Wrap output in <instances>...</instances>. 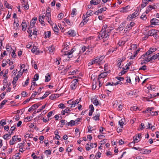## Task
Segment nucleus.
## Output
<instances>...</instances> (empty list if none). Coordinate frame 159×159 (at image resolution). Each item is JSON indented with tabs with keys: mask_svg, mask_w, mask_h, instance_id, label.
<instances>
[{
	"mask_svg": "<svg viewBox=\"0 0 159 159\" xmlns=\"http://www.w3.org/2000/svg\"><path fill=\"white\" fill-rule=\"evenodd\" d=\"M111 30H108L107 31L101 30L98 36V37L100 39H107L110 35V33Z\"/></svg>",
	"mask_w": 159,
	"mask_h": 159,
	"instance_id": "1",
	"label": "nucleus"
},
{
	"mask_svg": "<svg viewBox=\"0 0 159 159\" xmlns=\"http://www.w3.org/2000/svg\"><path fill=\"white\" fill-rule=\"evenodd\" d=\"M78 79H74L73 80L70 85V89L72 90H74L76 88L78 85Z\"/></svg>",
	"mask_w": 159,
	"mask_h": 159,
	"instance_id": "2",
	"label": "nucleus"
},
{
	"mask_svg": "<svg viewBox=\"0 0 159 159\" xmlns=\"http://www.w3.org/2000/svg\"><path fill=\"white\" fill-rule=\"evenodd\" d=\"M104 58V56L103 55L101 56L97 57L93 59L95 64L98 63L99 64L100 62Z\"/></svg>",
	"mask_w": 159,
	"mask_h": 159,
	"instance_id": "3",
	"label": "nucleus"
},
{
	"mask_svg": "<svg viewBox=\"0 0 159 159\" xmlns=\"http://www.w3.org/2000/svg\"><path fill=\"white\" fill-rule=\"evenodd\" d=\"M139 13L138 11H136L132 14H130L127 17V19L130 20L131 19L135 18L136 17L138 16Z\"/></svg>",
	"mask_w": 159,
	"mask_h": 159,
	"instance_id": "4",
	"label": "nucleus"
},
{
	"mask_svg": "<svg viewBox=\"0 0 159 159\" xmlns=\"http://www.w3.org/2000/svg\"><path fill=\"white\" fill-rule=\"evenodd\" d=\"M125 60V57H122L118 59V61H117V66L118 67L119 69L121 68L122 67V65H121V63Z\"/></svg>",
	"mask_w": 159,
	"mask_h": 159,
	"instance_id": "5",
	"label": "nucleus"
},
{
	"mask_svg": "<svg viewBox=\"0 0 159 159\" xmlns=\"http://www.w3.org/2000/svg\"><path fill=\"white\" fill-rule=\"evenodd\" d=\"M51 14H48L47 15H46L45 19L48 21V22L49 24H50L51 25H52V24H53V22L51 20Z\"/></svg>",
	"mask_w": 159,
	"mask_h": 159,
	"instance_id": "6",
	"label": "nucleus"
},
{
	"mask_svg": "<svg viewBox=\"0 0 159 159\" xmlns=\"http://www.w3.org/2000/svg\"><path fill=\"white\" fill-rule=\"evenodd\" d=\"M45 15H43L42 16H39V21L41 24L43 25L44 26L45 25V23L44 20L45 19Z\"/></svg>",
	"mask_w": 159,
	"mask_h": 159,
	"instance_id": "7",
	"label": "nucleus"
},
{
	"mask_svg": "<svg viewBox=\"0 0 159 159\" xmlns=\"http://www.w3.org/2000/svg\"><path fill=\"white\" fill-rule=\"evenodd\" d=\"M107 72H103L98 75V79L101 80L102 78H104L107 76Z\"/></svg>",
	"mask_w": 159,
	"mask_h": 159,
	"instance_id": "8",
	"label": "nucleus"
},
{
	"mask_svg": "<svg viewBox=\"0 0 159 159\" xmlns=\"http://www.w3.org/2000/svg\"><path fill=\"white\" fill-rule=\"evenodd\" d=\"M9 134H7L5 135H4L3 136V138L6 140H7L10 139L11 137V135H12L13 133V132L11 131V132H9Z\"/></svg>",
	"mask_w": 159,
	"mask_h": 159,
	"instance_id": "9",
	"label": "nucleus"
},
{
	"mask_svg": "<svg viewBox=\"0 0 159 159\" xmlns=\"http://www.w3.org/2000/svg\"><path fill=\"white\" fill-rule=\"evenodd\" d=\"M151 24L154 25H159V20L157 19L153 18L151 20Z\"/></svg>",
	"mask_w": 159,
	"mask_h": 159,
	"instance_id": "10",
	"label": "nucleus"
},
{
	"mask_svg": "<svg viewBox=\"0 0 159 159\" xmlns=\"http://www.w3.org/2000/svg\"><path fill=\"white\" fill-rule=\"evenodd\" d=\"M31 51L32 53L36 54H39V48L35 46H34L33 47V48L32 49Z\"/></svg>",
	"mask_w": 159,
	"mask_h": 159,
	"instance_id": "11",
	"label": "nucleus"
},
{
	"mask_svg": "<svg viewBox=\"0 0 159 159\" xmlns=\"http://www.w3.org/2000/svg\"><path fill=\"white\" fill-rule=\"evenodd\" d=\"M135 25L134 22H131L129 24H128L126 27V29L127 30H130Z\"/></svg>",
	"mask_w": 159,
	"mask_h": 159,
	"instance_id": "12",
	"label": "nucleus"
},
{
	"mask_svg": "<svg viewBox=\"0 0 159 159\" xmlns=\"http://www.w3.org/2000/svg\"><path fill=\"white\" fill-rule=\"evenodd\" d=\"M18 136H14L12 138V139L10 141V144L13 145L15 144L14 142L16 141Z\"/></svg>",
	"mask_w": 159,
	"mask_h": 159,
	"instance_id": "13",
	"label": "nucleus"
},
{
	"mask_svg": "<svg viewBox=\"0 0 159 159\" xmlns=\"http://www.w3.org/2000/svg\"><path fill=\"white\" fill-rule=\"evenodd\" d=\"M158 32H159V31L155 30H151L148 31V36H153L155 34H157Z\"/></svg>",
	"mask_w": 159,
	"mask_h": 159,
	"instance_id": "14",
	"label": "nucleus"
},
{
	"mask_svg": "<svg viewBox=\"0 0 159 159\" xmlns=\"http://www.w3.org/2000/svg\"><path fill=\"white\" fill-rule=\"evenodd\" d=\"M152 53V51H151L149 49V50L144 54L142 55L141 57V58L142 59H144V57L147 56H148L149 55L151 54Z\"/></svg>",
	"mask_w": 159,
	"mask_h": 159,
	"instance_id": "15",
	"label": "nucleus"
},
{
	"mask_svg": "<svg viewBox=\"0 0 159 159\" xmlns=\"http://www.w3.org/2000/svg\"><path fill=\"white\" fill-rule=\"evenodd\" d=\"M101 2L100 0H91L90 2V3L91 5H96L99 4Z\"/></svg>",
	"mask_w": 159,
	"mask_h": 159,
	"instance_id": "16",
	"label": "nucleus"
},
{
	"mask_svg": "<svg viewBox=\"0 0 159 159\" xmlns=\"http://www.w3.org/2000/svg\"><path fill=\"white\" fill-rule=\"evenodd\" d=\"M74 52V49H72L71 51H68L65 52V54L68 55V57L70 58L72 57L70 55L73 53Z\"/></svg>",
	"mask_w": 159,
	"mask_h": 159,
	"instance_id": "17",
	"label": "nucleus"
},
{
	"mask_svg": "<svg viewBox=\"0 0 159 159\" xmlns=\"http://www.w3.org/2000/svg\"><path fill=\"white\" fill-rule=\"evenodd\" d=\"M21 3L22 7L24 8L25 9L28 10L29 9V7L28 5V4L25 5V0H23L21 2Z\"/></svg>",
	"mask_w": 159,
	"mask_h": 159,
	"instance_id": "18",
	"label": "nucleus"
},
{
	"mask_svg": "<svg viewBox=\"0 0 159 159\" xmlns=\"http://www.w3.org/2000/svg\"><path fill=\"white\" fill-rule=\"evenodd\" d=\"M52 26L53 30L55 32L57 33L56 34H57L59 30L58 28L55 24H54L53 23L52 24Z\"/></svg>",
	"mask_w": 159,
	"mask_h": 159,
	"instance_id": "19",
	"label": "nucleus"
},
{
	"mask_svg": "<svg viewBox=\"0 0 159 159\" xmlns=\"http://www.w3.org/2000/svg\"><path fill=\"white\" fill-rule=\"evenodd\" d=\"M75 124V121L72 120L69 122H66V125L67 126H72L74 125Z\"/></svg>",
	"mask_w": 159,
	"mask_h": 159,
	"instance_id": "20",
	"label": "nucleus"
},
{
	"mask_svg": "<svg viewBox=\"0 0 159 159\" xmlns=\"http://www.w3.org/2000/svg\"><path fill=\"white\" fill-rule=\"evenodd\" d=\"M142 151L141 153L143 154H148L150 153L151 152L150 150L147 149H143L141 150Z\"/></svg>",
	"mask_w": 159,
	"mask_h": 159,
	"instance_id": "21",
	"label": "nucleus"
},
{
	"mask_svg": "<svg viewBox=\"0 0 159 159\" xmlns=\"http://www.w3.org/2000/svg\"><path fill=\"white\" fill-rule=\"evenodd\" d=\"M75 31L73 30H69L67 33L71 36H74L75 35Z\"/></svg>",
	"mask_w": 159,
	"mask_h": 159,
	"instance_id": "22",
	"label": "nucleus"
},
{
	"mask_svg": "<svg viewBox=\"0 0 159 159\" xmlns=\"http://www.w3.org/2000/svg\"><path fill=\"white\" fill-rule=\"evenodd\" d=\"M148 2V0H143L142 3L141 5V7L142 8H144L146 6Z\"/></svg>",
	"mask_w": 159,
	"mask_h": 159,
	"instance_id": "23",
	"label": "nucleus"
},
{
	"mask_svg": "<svg viewBox=\"0 0 159 159\" xmlns=\"http://www.w3.org/2000/svg\"><path fill=\"white\" fill-rule=\"evenodd\" d=\"M125 26V22L122 23L119 26V27L117 28L118 30L119 31L122 30Z\"/></svg>",
	"mask_w": 159,
	"mask_h": 159,
	"instance_id": "24",
	"label": "nucleus"
},
{
	"mask_svg": "<svg viewBox=\"0 0 159 159\" xmlns=\"http://www.w3.org/2000/svg\"><path fill=\"white\" fill-rule=\"evenodd\" d=\"M77 11L75 8H74L72 9L71 15L72 17H74L76 15V12Z\"/></svg>",
	"mask_w": 159,
	"mask_h": 159,
	"instance_id": "25",
	"label": "nucleus"
},
{
	"mask_svg": "<svg viewBox=\"0 0 159 159\" xmlns=\"http://www.w3.org/2000/svg\"><path fill=\"white\" fill-rule=\"evenodd\" d=\"M19 27V24L18 23H16L15 20L13 23V28L15 30H17Z\"/></svg>",
	"mask_w": 159,
	"mask_h": 159,
	"instance_id": "26",
	"label": "nucleus"
},
{
	"mask_svg": "<svg viewBox=\"0 0 159 159\" xmlns=\"http://www.w3.org/2000/svg\"><path fill=\"white\" fill-rule=\"evenodd\" d=\"M50 93H51L49 91L46 92L45 94H44V95L42 97L40 98V99H43L44 98H45L48 96L49 94Z\"/></svg>",
	"mask_w": 159,
	"mask_h": 159,
	"instance_id": "27",
	"label": "nucleus"
},
{
	"mask_svg": "<svg viewBox=\"0 0 159 159\" xmlns=\"http://www.w3.org/2000/svg\"><path fill=\"white\" fill-rule=\"evenodd\" d=\"M92 11H93L91 10H89V11H88L86 14V18L92 15H93L92 13Z\"/></svg>",
	"mask_w": 159,
	"mask_h": 159,
	"instance_id": "28",
	"label": "nucleus"
},
{
	"mask_svg": "<svg viewBox=\"0 0 159 159\" xmlns=\"http://www.w3.org/2000/svg\"><path fill=\"white\" fill-rule=\"evenodd\" d=\"M108 30H111L109 27H108L107 25H105L102 26L101 30H103V31H107Z\"/></svg>",
	"mask_w": 159,
	"mask_h": 159,
	"instance_id": "29",
	"label": "nucleus"
},
{
	"mask_svg": "<svg viewBox=\"0 0 159 159\" xmlns=\"http://www.w3.org/2000/svg\"><path fill=\"white\" fill-rule=\"evenodd\" d=\"M45 82H48L51 79L50 75L48 73L47 74V75L45 76Z\"/></svg>",
	"mask_w": 159,
	"mask_h": 159,
	"instance_id": "30",
	"label": "nucleus"
},
{
	"mask_svg": "<svg viewBox=\"0 0 159 159\" xmlns=\"http://www.w3.org/2000/svg\"><path fill=\"white\" fill-rule=\"evenodd\" d=\"M140 49L139 48L135 52V54L133 55H132L130 58L131 59H133L136 56V55L138 53L139 51H140Z\"/></svg>",
	"mask_w": 159,
	"mask_h": 159,
	"instance_id": "31",
	"label": "nucleus"
},
{
	"mask_svg": "<svg viewBox=\"0 0 159 159\" xmlns=\"http://www.w3.org/2000/svg\"><path fill=\"white\" fill-rule=\"evenodd\" d=\"M51 35V33L50 31H48L45 33V36L46 38H49Z\"/></svg>",
	"mask_w": 159,
	"mask_h": 159,
	"instance_id": "32",
	"label": "nucleus"
},
{
	"mask_svg": "<svg viewBox=\"0 0 159 159\" xmlns=\"http://www.w3.org/2000/svg\"><path fill=\"white\" fill-rule=\"evenodd\" d=\"M100 116V114L99 113L97 114L94 116L93 117L94 120H99Z\"/></svg>",
	"mask_w": 159,
	"mask_h": 159,
	"instance_id": "33",
	"label": "nucleus"
},
{
	"mask_svg": "<svg viewBox=\"0 0 159 159\" xmlns=\"http://www.w3.org/2000/svg\"><path fill=\"white\" fill-rule=\"evenodd\" d=\"M151 124L149 123H148V125L146 126V129H151L152 130H154L155 129L154 126H151Z\"/></svg>",
	"mask_w": 159,
	"mask_h": 159,
	"instance_id": "34",
	"label": "nucleus"
},
{
	"mask_svg": "<svg viewBox=\"0 0 159 159\" xmlns=\"http://www.w3.org/2000/svg\"><path fill=\"white\" fill-rule=\"evenodd\" d=\"M84 17L83 19V20L80 23L81 25L82 24H83L82 25H84V23H86L88 21V20L86 19L87 18H86V17H85V16L84 15Z\"/></svg>",
	"mask_w": 159,
	"mask_h": 159,
	"instance_id": "35",
	"label": "nucleus"
},
{
	"mask_svg": "<svg viewBox=\"0 0 159 159\" xmlns=\"http://www.w3.org/2000/svg\"><path fill=\"white\" fill-rule=\"evenodd\" d=\"M4 6H5L7 8H11V6L7 2V1H4Z\"/></svg>",
	"mask_w": 159,
	"mask_h": 159,
	"instance_id": "36",
	"label": "nucleus"
},
{
	"mask_svg": "<svg viewBox=\"0 0 159 159\" xmlns=\"http://www.w3.org/2000/svg\"><path fill=\"white\" fill-rule=\"evenodd\" d=\"M149 112L150 113V114L152 116H157L158 115L157 111H153L152 110V111H149Z\"/></svg>",
	"mask_w": 159,
	"mask_h": 159,
	"instance_id": "37",
	"label": "nucleus"
},
{
	"mask_svg": "<svg viewBox=\"0 0 159 159\" xmlns=\"http://www.w3.org/2000/svg\"><path fill=\"white\" fill-rule=\"evenodd\" d=\"M48 50L50 53L53 52L54 50V47L53 46H51V47H49L48 48Z\"/></svg>",
	"mask_w": 159,
	"mask_h": 159,
	"instance_id": "38",
	"label": "nucleus"
},
{
	"mask_svg": "<svg viewBox=\"0 0 159 159\" xmlns=\"http://www.w3.org/2000/svg\"><path fill=\"white\" fill-rule=\"evenodd\" d=\"M0 125L2 126L5 125L6 124V120L5 119H2L0 121Z\"/></svg>",
	"mask_w": 159,
	"mask_h": 159,
	"instance_id": "39",
	"label": "nucleus"
},
{
	"mask_svg": "<svg viewBox=\"0 0 159 159\" xmlns=\"http://www.w3.org/2000/svg\"><path fill=\"white\" fill-rule=\"evenodd\" d=\"M80 100H80H79L78 99H77L74 101H72V103L73 104H74V106L75 107L76 105L78 104L79 103V102Z\"/></svg>",
	"mask_w": 159,
	"mask_h": 159,
	"instance_id": "40",
	"label": "nucleus"
},
{
	"mask_svg": "<svg viewBox=\"0 0 159 159\" xmlns=\"http://www.w3.org/2000/svg\"><path fill=\"white\" fill-rule=\"evenodd\" d=\"M87 48L84 46H83L81 47V50H80V52L81 53H83L87 49Z\"/></svg>",
	"mask_w": 159,
	"mask_h": 159,
	"instance_id": "41",
	"label": "nucleus"
},
{
	"mask_svg": "<svg viewBox=\"0 0 159 159\" xmlns=\"http://www.w3.org/2000/svg\"><path fill=\"white\" fill-rule=\"evenodd\" d=\"M71 67V66H67L66 68H65L64 70H63V72L64 73H65Z\"/></svg>",
	"mask_w": 159,
	"mask_h": 159,
	"instance_id": "42",
	"label": "nucleus"
},
{
	"mask_svg": "<svg viewBox=\"0 0 159 159\" xmlns=\"http://www.w3.org/2000/svg\"><path fill=\"white\" fill-rule=\"evenodd\" d=\"M159 54H157L156 55H153L152 57H151V58L152 60H152H155L157 58H158L159 56Z\"/></svg>",
	"mask_w": 159,
	"mask_h": 159,
	"instance_id": "43",
	"label": "nucleus"
},
{
	"mask_svg": "<svg viewBox=\"0 0 159 159\" xmlns=\"http://www.w3.org/2000/svg\"><path fill=\"white\" fill-rule=\"evenodd\" d=\"M7 102V100H4L1 102L0 104V109H1L3 107V105H4Z\"/></svg>",
	"mask_w": 159,
	"mask_h": 159,
	"instance_id": "44",
	"label": "nucleus"
},
{
	"mask_svg": "<svg viewBox=\"0 0 159 159\" xmlns=\"http://www.w3.org/2000/svg\"><path fill=\"white\" fill-rule=\"evenodd\" d=\"M18 78H18V76H16V77L14 78L13 79V81H12V84L14 85H15V84L17 82Z\"/></svg>",
	"mask_w": 159,
	"mask_h": 159,
	"instance_id": "45",
	"label": "nucleus"
},
{
	"mask_svg": "<svg viewBox=\"0 0 159 159\" xmlns=\"http://www.w3.org/2000/svg\"><path fill=\"white\" fill-rule=\"evenodd\" d=\"M125 42L122 40H119L118 44L119 46H121L124 45L125 43Z\"/></svg>",
	"mask_w": 159,
	"mask_h": 159,
	"instance_id": "46",
	"label": "nucleus"
},
{
	"mask_svg": "<svg viewBox=\"0 0 159 159\" xmlns=\"http://www.w3.org/2000/svg\"><path fill=\"white\" fill-rule=\"evenodd\" d=\"M153 109L154 108L152 107H148L147 109L146 110L143 111V112L144 113H146L147 112L149 111H152Z\"/></svg>",
	"mask_w": 159,
	"mask_h": 159,
	"instance_id": "47",
	"label": "nucleus"
},
{
	"mask_svg": "<svg viewBox=\"0 0 159 159\" xmlns=\"http://www.w3.org/2000/svg\"><path fill=\"white\" fill-rule=\"evenodd\" d=\"M20 152L16 153L15 155L14 159H20Z\"/></svg>",
	"mask_w": 159,
	"mask_h": 159,
	"instance_id": "48",
	"label": "nucleus"
},
{
	"mask_svg": "<svg viewBox=\"0 0 159 159\" xmlns=\"http://www.w3.org/2000/svg\"><path fill=\"white\" fill-rule=\"evenodd\" d=\"M130 47V49L133 50H135L137 48V45L136 44H132L131 46Z\"/></svg>",
	"mask_w": 159,
	"mask_h": 159,
	"instance_id": "49",
	"label": "nucleus"
},
{
	"mask_svg": "<svg viewBox=\"0 0 159 159\" xmlns=\"http://www.w3.org/2000/svg\"><path fill=\"white\" fill-rule=\"evenodd\" d=\"M93 104L96 106H97L99 105V102L97 99H93Z\"/></svg>",
	"mask_w": 159,
	"mask_h": 159,
	"instance_id": "50",
	"label": "nucleus"
},
{
	"mask_svg": "<svg viewBox=\"0 0 159 159\" xmlns=\"http://www.w3.org/2000/svg\"><path fill=\"white\" fill-rule=\"evenodd\" d=\"M73 149L72 148H71V147H69L67 148L66 151V152H68V154H69L70 152H71L72 151Z\"/></svg>",
	"mask_w": 159,
	"mask_h": 159,
	"instance_id": "51",
	"label": "nucleus"
},
{
	"mask_svg": "<svg viewBox=\"0 0 159 159\" xmlns=\"http://www.w3.org/2000/svg\"><path fill=\"white\" fill-rule=\"evenodd\" d=\"M32 135L31 134H29V132H27L26 133V134L25 136V138H31Z\"/></svg>",
	"mask_w": 159,
	"mask_h": 159,
	"instance_id": "52",
	"label": "nucleus"
},
{
	"mask_svg": "<svg viewBox=\"0 0 159 159\" xmlns=\"http://www.w3.org/2000/svg\"><path fill=\"white\" fill-rule=\"evenodd\" d=\"M63 14L62 13H61L58 15L57 18L58 19L61 20L63 17Z\"/></svg>",
	"mask_w": 159,
	"mask_h": 159,
	"instance_id": "53",
	"label": "nucleus"
},
{
	"mask_svg": "<svg viewBox=\"0 0 159 159\" xmlns=\"http://www.w3.org/2000/svg\"><path fill=\"white\" fill-rule=\"evenodd\" d=\"M32 117L31 116H28L25 118V121L26 122L30 121L31 120L32 118Z\"/></svg>",
	"mask_w": 159,
	"mask_h": 159,
	"instance_id": "54",
	"label": "nucleus"
},
{
	"mask_svg": "<svg viewBox=\"0 0 159 159\" xmlns=\"http://www.w3.org/2000/svg\"><path fill=\"white\" fill-rule=\"evenodd\" d=\"M101 153L100 152H98L95 155V157L96 159H98L101 157Z\"/></svg>",
	"mask_w": 159,
	"mask_h": 159,
	"instance_id": "55",
	"label": "nucleus"
},
{
	"mask_svg": "<svg viewBox=\"0 0 159 159\" xmlns=\"http://www.w3.org/2000/svg\"><path fill=\"white\" fill-rule=\"evenodd\" d=\"M147 69V66L146 65H143L139 68V70H145Z\"/></svg>",
	"mask_w": 159,
	"mask_h": 159,
	"instance_id": "56",
	"label": "nucleus"
},
{
	"mask_svg": "<svg viewBox=\"0 0 159 159\" xmlns=\"http://www.w3.org/2000/svg\"><path fill=\"white\" fill-rule=\"evenodd\" d=\"M81 119L80 118H77L75 121V124L78 125L80 123V120H81Z\"/></svg>",
	"mask_w": 159,
	"mask_h": 159,
	"instance_id": "57",
	"label": "nucleus"
},
{
	"mask_svg": "<svg viewBox=\"0 0 159 159\" xmlns=\"http://www.w3.org/2000/svg\"><path fill=\"white\" fill-rule=\"evenodd\" d=\"M27 32L29 33V36L30 38L33 35V32H32V30H30V29H28Z\"/></svg>",
	"mask_w": 159,
	"mask_h": 159,
	"instance_id": "58",
	"label": "nucleus"
},
{
	"mask_svg": "<svg viewBox=\"0 0 159 159\" xmlns=\"http://www.w3.org/2000/svg\"><path fill=\"white\" fill-rule=\"evenodd\" d=\"M39 78V75L38 74H36L34 77V81H37L38 80Z\"/></svg>",
	"mask_w": 159,
	"mask_h": 159,
	"instance_id": "59",
	"label": "nucleus"
},
{
	"mask_svg": "<svg viewBox=\"0 0 159 159\" xmlns=\"http://www.w3.org/2000/svg\"><path fill=\"white\" fill-rule=\"evenodd\" d=\"M22 23L25 24L24 25H21L22 27V30L24 31L26 30V24L25 22L24 23L23 22H22Z\"/></svg>",
	"mask_w": 159,
	"mask_h": 159,
	"instance_id": "60",
	"label": "nucleus"
},
{
	"mask_svg": "<svg viewBox=\"0 0 159 159\" xmlns=\"http://www.w3.org/2000/svg\"><path fill=\"white\" fill-rule=\"evenodd\" d=\"M138 109L139 108L138 107L134 106L131 107L130 108V110L132 111H135Z\"/></svg>",
	"mask_w": 159,
	"mask_h": 159,
	"instance_id": "61",
	"label": "nucleus"
},
{
	"mask_svg": "<svg viewBox=\"0 0 159 159\" xmlns=\"http://www.w3.org/2000/svg\"><path fill=\"white\" fill-rule=\"evenodd\" d=\"M58 107L59 108H61V109H63L66 107L65 105L62 103H60L58 105Z\"/></svg>",
	"mask_w": 159,
	"mask_h": 159,
	"instance_id": "62",
	"label": "nucleus"
},
{
	"mask_svg": "<svg viewBox=\"0 0 159 159\" xmlns=\"http://www.w3.org/2000/svg\"><path fill=\"white\" fill-rule=\"evenodd\" d=\"M93 127L92 126L89 125L88 126V132H91L93 130Z\"/></svg>",
	"mask_w": 159,
	"mask_h": 159,
	"instance_id": "63",
	"label": "nucleus"
},
{
	"mask_svg": "<svg viewBox=\"0 0 159 159\" xmlns=\"http://www.w3.org/2000/svg\"><path fill=\"white\" fill-rule=\"evenodd\" d=\"M97 144L96 143H91L90 145V146L91 147V148H93V147L96 148L97 147Z\"/></svg>",
	"mask_w": 159,
	"mask_h": 159,
	"instance_id": "64",
	"label": "nucleus"
}]
</instances>
